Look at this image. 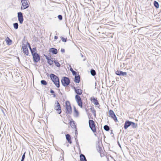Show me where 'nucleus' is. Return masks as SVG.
Listing matches in <instances>:
<instances>
[{
	"instance_id": "obj_1",
	"label": "nucleus",
	"mask_w": 161,
	"mask_h": 161,
	"mask_svg": "<svg viewBox=\"0 0 161 161\" xmlns=\"http://www.w3.org/2000/svg\"><path fill=\"white\" fill-rule=\"evenodd\" d=\"M73 88L74 89L75 92L76 94L75 96V99L78 105L80 108H82L83 103L79 95H81L82 93V90L81 89H76V87L73 86Z\"/></svg>"
},
{
	"instance_id": "obj_2",
	"label": "nucleus",
	"mask_w": 161,
	"mask_h": 161,
	"mask_svg": "<svg viewBox=\"0 0 161 161\" xmlns=\"http://www.w3.org/2000/svg\"><path fill=\"white\" fill-rule=\"evenodd\" d=\"M43 55L46 59L47 63L49 65H51L54 63L56 66L58 68L61 67V64H59L57 60H56L55 58H52L50 56L49 57L45 54H44Z\"/></svg>"
},
{
	"instance_id": "obj_3",
	"label": "nucleus",
	"mask_w": 161,
	"mask_h": 161,
	"mask_svg": "<svg viewBox=\"0 0 161 161\" xmlns=\"http://www.w3.org/2000/svg\"><path fill=\"white\" fill-rule=\"evenodd\" d=\"M49 77L52 82L58 88L60 87V81L59 77L54 74L51 73L49 75Z\"/></svg>"
},
{
	"instance_id": "obj_4",
	"label": "nucleus",
	"mask_w": 161,
	"mask_h": 161,
	"mask_svg": "<svg viewBox=\"0 0 161 161\" xmlns=\"http://www.w3.org/2000/svg\"><path fill=\"white\" fill-rule=\"evenodd\" d=\"M88 123L89 126L92 131L94 133V135L95 136H97L96 130V125L94 121L92 120L89 119V120Z\"/></svg>"
},
{
	"instance_id": "obj_5",
	"label": "nucleus",
	"mask_w": 161,
	"mask_h": 161,
	"mask_svg": "<svg viewBox=\"0 0 161 161\" xmlns=\"http://www.w3.org/2000/svg\"><path fill=\"white\" fill-rule=\"evenodd\" d=\"M66 113L67 114H71L72 112V108L69 101H67L65 103Z\"/></svg>"
},
{
	"instance_id": "obj_6",
	"label": "nucleus",
	"mask_w": 161,
	"mask_h": 161,
	"mask_svg": "<svg viewBox=\"0 0 161 161\" xmlns=\"http://www.w3.org/2000/svg\"><path fill=\"white\" fill-rule=\"evenodd\" d=\"M61 82L62 85L65 87L69 84L70 81L69 77L64 76L62 78L61 80Z\"/></svg>"
},
{
	"instance_id": "obj_7",
	"label": "nucleus",
	"mask_w": 161,
	"mask_h": 161,
	"mask_svg": "<svg viewBox=\"0 0 161 161\" xmlns=\"http://www.w3.org/2000/svg\"><path fill=\"white\" fill-rule=\"evenodd\" d=\"M22 3V5L21 7V10H24L26 9L29 6L30 2L28 0H20Z\"/></svg>"
},
{
	"instance_id": "obj_8",
	"label": "nucleus",
	"mask_w": 161,
	"mask_h": 161,
	"mask_svg": "<svg viewBox=\"0 0 161 161\" xmlns=\"http://www.w3.org/2000/svg\"><path fill=\"white\" fill-rule=\"evenodd\" d=\"M32 55L33 57V60L34 63L36 64L40 60V55L37 53H33L32 52Z\"/></svg>"
},
{
	"instance_id": "obj_9",
	"label": "nucleus",
	"mask_w": 161,
	"mask_h": 161,
	"mask_svg": "<svg viewBox=\"0 0 161 161\" xmlns=\"http://www.w3.org/2000/svg\"><path fill=\"white\" fill-rule=\"evenodd\" d=\"M54 109L55 110L57 113L60 114L62 113L61 105L57 100L56 101L54 104Z\"/></svg>"
},
{
	"instance_id": "obj_10",
	"label": "nucleus",
	"mask_w": 161,
	"mask_h": 161,
	"mask_svg": "<svg viewBox=\"0 0 161 161\" xmlns=\"http://www.w3.org/2000/svg\"><path fill=\"white\" fill-rule=\"evenodd\" d=\"M109 116L112 118L115 122H119L116 115L113 110L110 109L109 110Z\"/></svg>"
},
{
	"instance_id": "obj_11",
	"label": "nucleus",
	"mask_w": 161,
	"mask_h": 161,
	"mask_svg": "<svg viewBox=\"0 0 161 161\" xmlns=\"http://www.w3.org/2000/svg\"><path fill=\"white\" fill-rule=\"evenodd\" d=\"M17 17L19 23L22 24L24 21L23 14L21 12H18L17 13Z\"/></svg>"
},
{
	"instance_id": "obj_12",
	"label": "nucleus",
	"mask_w": 161,
	"mask_h": 161,
	"mask_svg": "<svg viewBox=\"0 0 161 161\" xmlns=\"http://www.w3.org/2000/svg\"><path fill=\"white\" fill-rule=\"evenodd\" d=\"M22 45V49L23 52L25 54L26 56H28L29 54V50L27 48V46L24 43H23Z\"/></svg>"
},
{
	"instance_id": "obj_13",
	"label": "nucleus",
	"mask_w": 161,
	"mask_h": 161,
	"mask_svg": "<svg viewBox=\"0 0 161 161\" xmlns=\"http://www.w3.org/2000/svg\"><path fill=\"white\" fill-rule=\"evenodd\" d=\"M115 74L119 76H125L127 75V72H123L119 70H115Z\"/></svg>"
},
{
	"instance_id": "obj_14",
	"label": "nucleus",
	"mask_w": 161,
	"mask_h": 161,
	"mask_svg": "<svg viewBox=\"0 0 161 161\" xmlns=\"http://www.w3.org/2000/svg\"><path fill=\"white\" fill-rule=\"evenodd\" d=\"M90 99L91 102H92L95 105H99V103L96 98H95L94 97H92L90 98Z\"/></svg>"
},
{
	"instance_id": "obj_15",
	"label": "nucleus",
	"mask_w": 161,
	"mask_h": 161,
	"mask_svg": "<svg viewBox=\"0 0 161 161\" xmlns=\"http://www.w3.org/2000/svg\"><path fill=\"white\" fill-rule=\"evenodd\" d=\"M131 121L129 120H126L125 123L124 128L125 130H126L129 126H131Z\"/></svg>"
},
{
	"instance_id": "obj_16",
	"label": "nucleus",
	"mask_w": 161,
	"mask_h": 161,
	"mask_svg": "<svg viewBox=\"0 0 161 161\" xmlns=\"http://www.w3.org/2000/svg\"><path fill=\"white\" fill-rule=\"evenodd\" d=\"M65 137L66 140L68 142V143L71 144L72 143L71 140V136L69 134L65 135Z\"/></svg>"
},
{
	"instance_id": "obj_17",
	"label": "nucleus",
	"mask_w": 161,
	"mask_h": 161,
	"mask_svg": "<svg viewBox=\"0 0 161 161\" xmlns=\"http://www.w3.org/2000/svg\"><path fill=\"white\" fill-rule=\"evenodd\" d=\"M49 52H51L53 54H56L58 53L57 49L54 47H52L50 48Z\"/></svg>"
},
{
	"instance_id": "obj_18",
	"label": "nucleus",
	"mask_w": 161,
	"mask_h": 161,
	"mask_svg": "<svg viewBox=\"0 0 161 161\" xmlns=\"http://www.w3.org/2000/svg\"><path fill=\"white\" fill-rule=\"evenodd\" d=\"M69 124L71 128H74L75 129L77 128V126L75 125V122L72 119H71L70 121Z\"/></svg>"
},
{
	"instance_id": "obj_19",
	"label": "nucleus",
	"mask_w": 161,
	"mask_h": 161,
	"mask_svg": "<svg viewBox=\"0 0 161 161\" xmlns=\"http://www.w3.org/2000/svg\"><path fill=\"white\" fill-rule=\"evenodd\" d=\"M75 77L74 81L76 83H79L80 82V75L78 74V75H75Z\"/></svg>"
},
{
	"instance_id": "obj_20",
	"label": "nucleus",
	"mask_w": 161,
	"mask_h": 161,
	"mask_svg": "<svg viewBox=\"0 0 161 161\" xmlns=\"http://www.w3.org/2000/svg\"><path fill=\"white\" fill-rule=\"evenodd\" d=\"M5 41L7 44L8 45H10L12 43V41L8 37H7L6 38Z\"/></svg>"
},
{
	"instance_id": "obj_21",
	"label": "nucleus",
	"mask_w": 161,
	"mask_h": 161,
	"mask_svg": "<svg viewBox=\"0 0 161 161\" xmlns=\"http://www.w3.org/2000/svg\"><path fill=\"white\" fill-rule=\"evenodd\" d=\"M80 161H87L85 155L81 153L80 156Z\"/></svg>"
},
{
	"instance_id": "obj_22",
	"label": "nucleus",
	"mask_w": 161,
	"mask_h": 161,
	"mask_svg": "<svg viewBox=\"0 0 161 161\" xmlns=\"http://www.w3.org/2000/svg\"><path fill=\"white\" fill-rule=\"evenodd\" d=\"M90 73L91 75L94 76L96 75V72L95 70L93 69H92L90 70Z\"/></svg>"
},
{
	"instance_id": "obj_23",
	"label": "nucleus",
	"mask_w": 161,
	"mask_h": 161,
	"mask_svg": "<svg viewBox=\"0 0 161 161\" xmlns=\"http://www.w3.org/2000/svg\"><path fill=\"white\" fill-rule=\"evenodd\" d=\"M131 126L134 128H136L137 126V124H136L134 122L131 121Z\"/></svg>"
},
{
	"instance_id": "obj_24",
	"label": "nucleus",
	"mask_w": 161,
	"mask_h": 161,
	"mask_svg": "<svg viewBox=\"0 0 161 161\" xmlns=\"http://www.w3.org/2000/svg\"><path fill=\"white\" fill-rule=\"evenodd\" d=\"M104 129L106 131H108L110 130V127L107 125H105L103 126Z\"/></svg>"
},
{
	"instance_id": "obj_25",
	"label": "nucleus",
	"mask_w": 161,
	"mask_h": 161,
	"mask_svg": "<svg viewBox=\"0 0 161 161\" xmlns=\"http://www.w3.org/2000/svg\"><path fill=\"white\" fill-rule=\"evenodd\" d=\"M41 84L42 85L46 86L47 84V82L45 80H42L41 81Z\"/></svg>"
},
{
	"instance_id": "obj_26",
	"label": "nucleus",
	"mask_w": 161,
	"mask_h": 161,
	"mask_svg": "<svg viewBox=\"0 0 161 161\" xmlns=\"http://www.w3.org/2000/svg\"><path fill=\"white\" fill-rule=\"evenodd\" d=\"M69 69H70V70L72 72L73 75L75 76V75H77L76 72L73 69H72V67H70V68Z\"/></svg>"
},
{
	"instance_id": "obj_27",
	"label": "nucleus",
	"mask_w": 161,
	"mask_h": 161,
	"mask_svg": "<svg viewBox=\"0 0 161 161\" xmlns=\"http://www.w3.org/2000/svg\"><path fill=\"white\" fill-rule=\"evenodd\" d=\"M13 26L15 30H17L18 28L19 25L17 23H15L13 24Z\"/></svg>"
},
{
	"instance_id": "obj_28",
	"label": "nucleus",
	"mask_w": 161,
	"mask_h": 161,
	"mask_svg": "<svg viewBox=\"0 0 161 161\" xmlns=\"http://www.w3.org/2000/svg\"><path fill=\"white\" fill-rule=\"evenodd\" d=\"M62 41L63 42H67V38L66 37V38H64L63 36H61L60 37Z\"/></svg>"
},
{
	"instance_id": "obj_29",
	"label": "nucleus",
	"mask_w": 161,
	"mask_h": 161,
	"mask_svg": "<svg viewBox=\"0 0 161 161\" xmlns=\"http://www.w3.org/2000/svg\"><path fill=\"white\" fill-rule=\"evenodd\" d=\"M75 113L74 116L75 117H77L79 115V113L77 110L74 111Z\"/></svg>"
},
{
	"instance_id": "obj_30",
	"label": "nucleus",
	"mask_w": 161,
	"mask_h": 161,
	"mask_svg": "<svg viewBox=\"0 0 161 161\" xmlns=\"http://www.w3.org/2000/svg\"><path fill=\"white\" fill-rule=\"evenodd\" d=\"M31 53L32 54V52L33 53H37L36 52V47H34L32 48L31 50Z\"/></svg>"
},
{
	"instance_id": "obj_31",
	"label": "nucleus",
	"mask_w": 161,
	"mask_h": 161,
	"mask_svg": "<svg viewBox=\"0 0 161 161\" xmlns=\"http://www.w3.org/2000/svg\"><path fill=\"white\" fill-rule=\"evenodd\" d=\"M26 152H25L23 154L21 158V161H24V159L25 158V154Z\"/></svg>"
},
{
	"instance_id": "obj_32",
	"label": "nucleus",
	"mask_w": 161,
	"mask_h": 161,
	"mask_svg": "<svg viewBox=\"0 0 161 161\" xmlns=\"http://www.w3.org/2000/svg\"><path fill=\"white\" fill-rule=\"evenodd\" d=\"M154 4L156 8H158L159 7V5L158 3L156 1L154 2Z\"/></svg>"
},
{
	"instance_id": "obj_33",
	"label": "nucleus",
	"mask_w": 161,
	"mask_h": 161,
	"mask_svg": "<svg viewBox=\"0 0 161 161\" xmlns=\"http://www.w3.org/2000/svg\"><path fill=\"white\" fill-rule=\"evenodd\" d=\"M87 114L88 115V118L89 119H93V118L92 116V114L91 113H87Z\"/></svg>"
},
{
	"instance_id": "obj_34",
	"label": "nucleus",
	"mask_w": 161,
	"mask_h": 161,
	"mask_svg": "<svg viewBox=\"0 0 161 161\" xmlns=\"http://www.w3.org/2000/svg\"><path fill=\"white\" fill-rule=\"evenodd\" d=\"M58 18L60 20H61L63 19L62 16L60 14L58 15Z\"/></svg>"
},
{
	"instance_id": "obj_35",
	"label": "nucleus",
	"mask_w": 161,
	"mask_h": 161,
	"mask_svg": "<svg viewBox=\"0 0 161 161\" xmlns=\"http://www.w3.org/2000/svg\"><path fill=\"white\" fill-rule=\"evenodd\" d=\"M26 44L27 45V46L29 47V49L30 50V51L31 50L32 48L31 47V45H30V43L28 42H26Z\"/></svg>"
},
{
	"instance_id": "obj_36",
	"label": "nucleus",
	"mask_w": 161,
	"mask_h": 161,
	"mask_svg": "<svg viewBox=\"0 0 161 161\" xmlns=\"http://www.w3.org/2000/svg\"><path fill=\"white\" fill-rule=\"evenodd\" d=\"M75 136H77V137L78 131L77 130V128H76L75 129Z\"/></svg>"
},
{
	"instance_id": "obj_37",
	"label": "nucleus",
	"mask_w": 161,
	"mask_h": 161,
	"mask_svg": "<svg viewBox=\"0 0 161 161\" xmlns=\"http://www.w3.org/2000/svg\"><path fill=\"white\" fill-rule=\"evenodd\" d=\"M141 68L140 64H138V65L136 67L137 69H139L140 70V68Z\"/></svg>"
},
{
	"instance_id": "obj_38",
	"label": "nucleus",
	"mask_w": 161,
	"mask_h": 161,
	"mask_svg": "<svg viewBox=\"0 0 161 161\" xmlns=\"http://www.w3.org/2000/svg\"><path fill=\"white\" fill-rule=\"evenodd\" d=\"M50 92L52 94H53L55 93V92L52 89H51L50 90Z\"/></svg>"
},
{
	"instance_id": "obj_39",
	"label": "nucleus",
	"mask_w": 161,
	"mask_h": 161,
	"mask_svg": "<svg viewBox=\"0 0 161 161\" xmlns=\"http://www.w3.org/2000/svg\"><path fill=\"white\" fill-rule=\"evenodd\" d=\"M92 113H93L94 116H95V117H96V110H95V111H92Z\"/></svg>"
},
{
	"instance_id": "obj_40",
	"label": "nucleus",
	"mask_w": 161,
	"mask_h": 161,
	"mask_svg": "<svg viewBox=\"0 0 161 161\" xmlns=\"http://www.w3.org/2000/svg\"><path fill=\"white\" fill-rule=\"evenodd\" d=\"M75 140L76 143H78V142L77 139V136H75Z\"/></svg>"
},
{
	"instance_id": "obj_41",
	"label": "nucleus",
	"mask_w": 161,
	"mask_h": 161,
	"mask_svg": "<svg viewBox=\"0 0 161 161\" xmlns=\"http://www.w3.org/2000/svg\"><path fill=\"white\" fill-rule=\"evenodd\" d=\"M90 109L91 110L92 112V111H95V110L94 109L93 107H91Z\"/></svg>"
},
{
	"instance_id": "obj_42",
	"label": "nucleus",
	"mask_w": 161,
	"mask_h": 161,
	"mask_svg": "<svg viewBox=\"0 0 161 161\" xmlns=\"http://www.w3.org/2000/svg\"><path fill=\"white\" fill-rule=\"evenodd\" d=\"M117 144H118V145H119V147L121 149L122 147H121V145L120 144V143L118 141H117Z\"/></svg>"
},
{
	"instance_id": "obj_43",
	"label": "nucleus",
	"mask_w": 161,
	"mask_h": 161,
	"mask_svg": "<svg viewBox=\"0 0 161 161\" xmlns=\"http://www.w3.org/2000/svg\"><path fill=\"white\" fill-rule=\"evenodd\" d=\"M65 49H63V48H61V52L62 53H64L65 52Z\"/></svg>"
},
{
	"instance_id": "obj_44",
	"label": "nucleus",
	"mask_w": 161,
	"mask_h": 161,
	"mask_svg": "<svg viewBox=\"0 0 161 161\" xmlns=\"http://www.w3.org/2000/svg\"><path fill=\"white\" fill-rule=\"evenodd\" d=\"M98 147L99 148V151H101L102 150V148L99 145L98 146Z\"/></svg>"
},
{
	"instance_id": "obj_45",
	"label": "nucleus",
	"mask_w": 161,
	"mask_h": 161,
	"mask_svg": "<svg viewBox=\"0 0 161 161\" xmlns=\"http://www.w3.org/2000/svg\"><path fill=\"white\" fill-rule=\"evenodd\" d=\"M58 37L57 36H55L54 37V39L55 40H57L58 39Z\"/></svg>"
},
{
	"instance_id": "obj_46",
	"label": "nucleus",
	"mask_w": 161,
	"mask_h": 161,
	"mask_svg": "<svg viewBox=\"0 0 161 161\" xmlns=\"http://www.w3.org/2000/svg\"><path fill=\"white\" fill-rule=\"evenodd\" d=\"M73 108H74V111H75V110H76L77 109H76V107L75 106H74L73 107Z\"/></svg>"
},
{
	"instance_id": "obj_47",
	"label": "nucleus",
	"mask_w": 161,
	"mask_h": 161,
	"mask_svg": "<svg viewBox=\"0 0 161 161\" xmlns=\"http://www.w3.org/2000/svg\"><path fill=\"white\" fill-rule=\"evenodd\" d=\"M85 111H86V112L87 113V114L88 113V110L86 108H85Z\"/></svg>"
},
{
	"instance_id": "obj_48",
	"label": "nucleus",
	"mask_w": 161,
	"mask_h": 161,
	"mask_svg": "<svg viewBox=\"0 0 161 161\" xmlns=\"http://www.w3.org/2000/svg\"><path fill=\"white\" fill-rule=\"evenodd\" d=\"M76 146H77V147H79V142H78V143H76Z\"/></svg>"
},
{
	"instance_id": "obj_49",
	"label": "nucleus",
	"mask_w": 161,
	"mask_h": 161,
	"mask_svg": "<svg viewBox=\"0 0 161 161\" xmlns=\"http://www.w3.org/2000/svg\"><path fill=\"white\" fill-rule=\"evenodd\" d=\"M53 94V97H55L56 96V95L55 93Z\"/></svg>"
},
{
	"instance_id": "obj_50",
	"label": "nucleus",
	"mask_w": 161,
	"mask_h": 161,
	"mask_svg": "<svg viewBox=\"0 0 161 161\" xmlns=\"http://www.w3.org/2000/svg\"><path fill=\"white\" fill-rule=\"evenodd\" d=\"M86 58L85 56V58H84L83 59V61H86Z\"/></svg>"
},
{
	"instance_id": "obj_51",
	"label": "nucleus",
	"mask_w": 161,
	"mask_h": 161,
	"mask_svg": "<svg viewBox=\"0 0 161 161\" xmlns=\"http://www.w3.org/2000/svg\"><path fill=\"white\" fill-rule=\"evenodd\" d=\"M80 55H81V57H84V56H83V55L82 54V53H80Z\"/></svg>"
},
{
	"instance_id": "obj_52",
	"label": "nucleus",
	"mask_w": 161,
	"mask_h": 161,
	"mask_svg": "<svg viewBox=\"0 0 161 161\" xmlns=\"http://www.w3.org/2000/svg\"><path fill=\"white\" fill-rule=\"evenodd\" d=\"M111 133H110V134H113V130H111Z\"/></svg>"
},
{
	"instance_id": "obj_53",
	"label": "nucleus",
	"mask_w": 161,
	"mask_h": 161,
	"mask_svg": "<svg viewBox=\"0 0 161 161\" xmlns=\"http://www.w3.org/2000/svg\"><path fill=\"white\" fill-rule=\"evenodd\" d=\"M2 112L5 115V113H4V112L3 110H2Z\"/></svg>"
},
{
	"instance_id": "obj_54",
	"label": "nucleus",
	"mask_w": 161,
	"mask_h": 161,
	"mask_svg": "<svg viewBox=\"0 0 161 161\" xmlns=\"http://www.w3.org/2000/svg\"><path fill=\"white\" fill-rule=\"evenodd\" d=\"M69 144H68V145H67V147H69Z\"/></svg>"
},
{
	"instance_id": "obj_55",
	"label": "nucleus",
	"mask_w": 161,
	"mask_h": 161,
	"mask_svg": "<svg viewBox=\"0 0 161 161\" xmlns=\"http://www.w3.org/2000/svg\"><path fill=\"white\" fill-rule=\"evenodd\" d=\"M99 141H98V144H99Z\"/></svg>"
},
{
	"instance_id": "obj_56",
	"label": "nucleus",
	"mask_w": 161,
	"mask_h": 161,
	"mask_svg": "<svg viewBox=\"0 0 161 161\" xmlns=\"http://www.w3.org/2000/svg\"><path fill=\"white\" fill-rule=\"evenodd\" d=\"M60 94L62 95V93H61V92H60Z\"/></svg>"
}]
</instances>
